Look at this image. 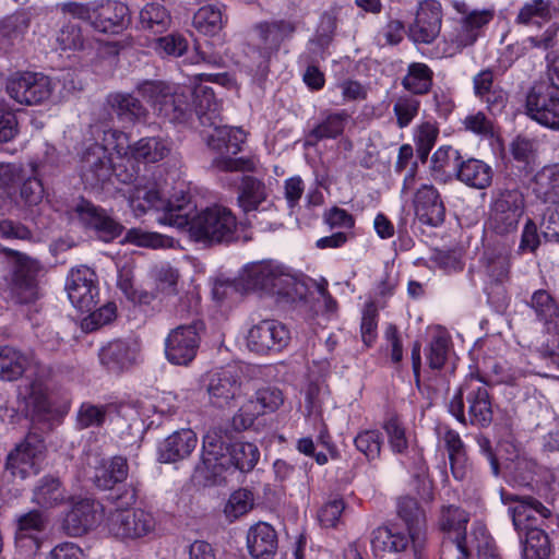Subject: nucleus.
I'll list each match as a JSON object with an SVG mask.
<instances>
[{
    "instance_id": "1",
    "label": "nucleus",
    "mask_w": 559,
    "mask_h": 559,
    "mask_svg": "<svg viewBox=\"0 0 559 559\" xmlns=\"http://www.w3.org/2000/svg\"><path fill=\"white\" fill-rule=\"evenodd\" d=\"M114 154L100 142L92 143L82 156V180L92 189H103L112 176L126 185L121 189L136 216L150 210L160 212L156 221L171 227L187 225V205L182 197L176 200H164L156 183L138 176L134 163H156L166 157L170 148L165 142H111Z\"/></svg>"
},
{
    "instance_id": "2",
    "label": "nucleus",
    "mask_w": 559,
    "mask_h": 559,
    "mask_svg": "<svg viewBox=\"0 0 559 559\" xmlns=\"http://www.w3.org/2000/svg\"><path fill=\"white\" fill-rule=\"evenodd\" d=\"M260 451L254 443L237 441L226 445L222 436L210 430L203 437L201 461L195 466V476L204 485H215L230 468L248 473L254 468Z\"/></svg>"
},
{
    "instance_id": "3",
    "label": "nucleus",
    "mask_w": 559,
    "mask_h": 559,
    "mask_svg": "<svg viewBox=\"0 0 559 559\" xmlns=\"http://www.w3.org/2000/svg\"><path fill=\"white\" fill-rule=\"evenodd\" d=\"M182 204L187 205V225L176 227L186 231L189 237L198 242L209 246L229 243L237 239L238 222L234 213L226 206H209L193 216V205L188 197L182 195Z\"/></svg>"
},
{
    "instance_id": "4",
    "label": "nucleus",
    "mask_w": 559,
    "mask_h": 559,
    "mask_svg": "<svg viewBox=\"0 0 559 559\" xmlns=\"http://www.w3.org/2000/svg\"><path fill=\"white\" fill-rule=\"evenodd\" d=\"M448 409L463 425L488 427L493 419L491 399L487 384L471 374L449 402Z\"/></svg>"
},
{
    "instance_id": "5",
    "label": "nucleus",
    "mask_w": 559,
    "mask_h": 559,
    "mask_svg": "<svg viewBox=\"0 0 559 559\" xmlns=\"http://www.w3.org/2000/svg\"><path fill=\"white\" fill-rule=\"evenodd\" d=\"M136 91L169 121H183L193 111V88H174L160 81H143L136 85Z\"/></svg>"
},
{
    "instance_id": "6",
    "label": "nucleus",
    "mask_w": 559,
    "mask_h": 559,
    "mask_svg": "<svg viewBox=\"0 0 559 559\" xmlns=\"http://www.w3.org/2000/svg\"><path fill=\"white\" fill-rule=\"evenodd\" d=\"M7 255L14 259L10 288L12 297L19 304H33L41 297L39 273L41 266L38 261L21 252L4 249Z\"/></svg>"
},
{
    "instance_id": "7",
    "label": "nucleus",
    "mask_w": 559,
    "mask_h": 559,
    "mask_svg": "<svg viewBox=\"0 0 559 559\" xmlns=\"http://www.w3.org/2000/svg\"><path fill=\"white\" fill-rule=\"evenodd\" d=\"M204 323L193 320L189 324H180L170 330L165 340L167 360L177 366H188L197 356Z\"/></svg>"
},
{
    "instance_id": "8",
    "label": "nucleus",
    "mask_w": 559,
    "mask_h": 559,
    "mask_svg": "<svg viewBox=\"0 0 559 559\" xmlns=\"http://www.w3.org/2000/svg\"><path fill=\"white\" fill-rule=\"evenodd\" d=\"M527 114L538 123L559 129V90L546 81L535 83L526 97Z\"/></svg>"
},
{
    "instance_id": "9",
    "label": "nucleus",
    "mask_w": 559,
    "mask_h": 559,
    "mask_svg": "<svg viewBox=\"0 0 559 559\" xmlns=\"http://www.w3.org/2000/svg\"><path fill=\"white\" fill-rule=\"evenodd\" d=\"M523 212L524 198L518 189L499 191L490 209L492 229L500 235L516 230Z\"/></svg>"
},
{
    "instance_id": "10",
    "label": "nucleus",
    "mask_w": 559,
    "mask_h": 559,
    "mask_svg": "<svg viewBox=\"0 0 559 559\" xmlns=\"http://www.w3.org/2000/svg\"><path fill=\"white\" fill-rule=\"evenodd\" d=\"M109 533L119 539H136L155 527L154 516L142 509H116L108 518Z\"/></svg>"
},
{
    "instance_id": "11",
    "label": "nucleus",
    "mask_w": 559,
    "mask_h": 559,
    "mask_svg": "<svg viewBox=\"0 0 559 559\" xmlns=\"http://www.w3.org/2000/svg\"><path fill=\"white\" fill-rule=\"evenodd\" d=\"M206 391L212 405L218 408L236 406L245 396L243 381L236 368H223L213 372L206 384Z\"/></svg>"
},
{
    "instance_id": "12",
    "label": "nucleus",
    "mask_w": 559,
    "mask_h": 559,
    "mask_svg": "<svg viewBox=\"0 0 559 559\" xmlns=\"http://www.w3.org/2000/svg\"><path fill=\"white\" fill-rule=\"evenodd\" d=\"M7 92L15 102L32 106L49 98L51 84L49 78L41 73L20 72L8 80Z\"/></svg>"
},
{
    "instance_id": "13",
    "label": "nucleus",
    "mask_w": 559,
    "mask_h": 559,
    "mask_svg": "<svg viewBox=\"0 0 559 559\" xmlns=\"http://www.w3.org/2000/svg\"><path fill=\"white\" fill-rule=\"evenodd\" d=\"M49 519L41 510H31L15 520L14 544L21 555L32 557L41 547L40 535L46 531Z\"/></svg>"
},
{
    "instance_id": "14",
    "label": "nucleus",
    "mask_w": 559,
    "mask_h": 559,
    "mask_svg": "<svg viewBox=\"0 0 559 559\" xmlns=\"http://www.w3.org/2000/svg\"><path fill=\"white\" fill-rule=\"evenodd\" d=\"M45 450L44 440L36 433H28L7 457L5 468L22 479L38 474L39 461Z\"/></svg>"
},
{
    "instance_id": "15",
    "label": "nucleus",
    "mask_w": 559,
    "mask_h": 559,
    "mask_svg": "<svg viewBox=\"0 0 559 559\" xmlns=\"http://www.w3.org/2000/svg\"><path fill=\"white\" fill-rule=\"evenodd\" d=\"M66 290L75 308L82 312L91 311L98 297L96 273L86 265L73 267L67 277Z\"/></svg>"
},
{
    "instance_id": "16",
    "label": "nucleus",
    "mask_w": 559,
    "mask_h": 559,
    "mask_svg": "<svg viewBox=\"0 0 559 559\" xmlns=\"http://www.w3.org/2000/svg\"><path fill=\"white\" fill-rule=\"evenodd\" d=\"M290 340L287 328L277 320H261L252 325L247 335V346L257 354L278 353Z\"/></svg>"
},
{
    "instance_id": "17",
    "label": "nucleus",
    "mask_w": 559,
    "mask_h": 559,
    "mask_svg": "<svg viewBox=\"0 0 559 559\" xmlns=\"http://www.w3.org/2000/svg\"><path fill=\"white\" fill-rule=\"evenodd\" d=\"M100 504L95 500L83 498L72 502L66 514L62 528L69 536L79 537L93 530L100 521Z\"/></svg>"
},
{
    "instance_id": "18",
    "label": "nucleus",
    "mask_w": 559,
    "mask_h": 559,
    "mask_svg": "<svg viewBox=\"0 0 559 559\" xmlns=\"http://www.w3.org/2000/svg\"><path fill=\"white\" fill-rule=\"evenodd\" d=\"M397 515L404 522L412 540V548L418 555L426 545V515L416 499L402 497L397 501Z\"/></svg>"
},
{
    "instance_id": "19",
    "label": "nucleus",
    "mask_w": 559,
    "mask_h": 559,
    "mask_svg": "<svg viewBox=\"0 0 559 559\" xmlns=\"http://www.w3.org/2000/svg\"><path fill=\"white\" fill-rule=\"evenodd\" d=\"M441 5L436 0L420 2L414 23L409 26V37L416 43L430 44L441 29Z\"/></svg>"
},
{
    "instance_id": "20",
    "label": "nucleus",
    "mask_w": 559,
    "mask_h": 559,
    "mask_svg": "<svg viewBox=\"0 0 559 559\" xmlns=\"http://www.w3.org/2000/svg\"><path fill=\"white\" fill-rule=\"evenodd\" d=\"M80 222L87 228L94 229L104 241H110L122 233V226L115 221L104 209L91 202L82 201L76 206Z\"/></svg>"
},
{
    "instance_id": "21",
    "label": "nucleus",
    "mask_w": 559,
    "mask_h": 559,
    "mask_svg": "<svg viewBox=\"0 0 559 559\" xmlns=\"http://www.w3.org/2000/svg\"><path fill=\"white\" fill-rule=\"evenodd\" d=\"M94 9L93 26L99 32L115 33L131 21L128 4L119 0L94 1Z\"/></svg>"
},
{
    "instance_id": "22",
    "label": "nucleus",
    "mask_w": 559,
    "mask_h": 559,
    "mask_svg": "<svg viewBox=\"0 0 559 559\" xmlns=\"http://www.w3.org/2000/svg\"><path fill=\"white\" fill-rule=\"evenodd\" d=\"M295 29L296 27L292 22L284 20L260 23L254 28L253 45L264 59H269L274 51H277L282 41L289 37Z\"/></svg>"
},
{
    "instance_id": "23",
    "label": "nucleus",
    "mask_w": 559,
    "mask_h": 559,
    "mask_svg": "<svg viewBox=\"0 0 559 559\" xmlns=\"http://www.w3.org/2000/svg\"><path fill=\"white\" fill-rule=\"evenodd\" d=\"M414 205L420 223L437 227L444 222L445 207L433 186H421L415 194Z\"/></svg>"
},
{
    "instance_id": "24",
    "label": "nucleus",
    "mask_w": 559,
    "mask_h": 559,
    "mask_svg": "<svg viewBox=\"0 0 559 559\" xmlns=\"http://www.w3.org/2000/svg\"><path fill=\"white\" fill-rule=\"evenodd\" d=\"M457 540L460 559H468L474 551L478 559H501L487 528L481 523H475L472 526L469 539L459 537Z\"/></svg>"
},
{
    "instance_id": "25",
    "label": "nucleus",
    "mask_w": 559,
    "mask_h": 559,
    "mask_svg": "<svg viewBox=\"0 0 559 559\" xmlns=\"http://www.w3.org/2000/svg\"><path fill=\"white\" fill-rule=\"evenodd\" d=\"M69 500L70 496L59 477L46 475L33 488L32 502L41 511L60 507Z\"/></svg>"
},
{
    "instance_id": "26",
    "label": "nucleus",
    "mask_w": 559,
    "mask_h": 559,
    "mask_svg": "<svg viewBox=\"0 0 559 559\" xmlns=\"http://www.w3.org/2000/svg\"><path fill=\"white\" fill-rule=\"evenodd\" d=\"M197 435L191 429L175 431L159 444V460L164 463L185 460L197 448Z\"/></svg>"
},
{
    "instance_id": "27",
    "label": "nucleus",
    "mask_w": 559,
    "mask_h": 559,
    "mask_svg": "<svg viewBox=\"0 0 559 559\" xmlns=\"http://www.w3.org/2000/svg\"><path fill=\"white\" fill-rule=\"evenodd\" d=\"M107 103L118 119L122 122L143 124L148 118V110L143 106L141 100L129 93H112L107 97Z\"/></svg>"
},
{
    "instance_id": "28",
    "label": "nucleus",
    "mask_w": 559,
    "mask_h": 559,
    "mask_svg": "<svg viewBox=\"0 0 559 559\" xmlns=\"http://www.w3.org/2000/svg\"><path fill=\"white\" fill-rule=\"evenodd\" d=\"M250 555L255 559H271L277 549V535L267 523H258L247 535Z\"/></svg>"
},
{
    "instance_id": "29",
    "label": "nucleus",
    "mask_w": 559,
    "mask_h": 559,
    "mask_svg": "<svg viewBox=\"0 0 559 559\" xmlns=\"http://www.w3.org/2000/svg\"><path fill=\"white\" fill-rule=\"evenodd\" d=\"M528 306L547 331L550 332L559 328V302L548 290H535L531 296Z\"/></svg>"
},
{
    "instance_id": "30",
    "label": "nucleus",
    "mask_w": 559,
    "mask_h": 559,
    "mask_svg": "<svg viewBox=\"0 0 559 559\" xmlns=\"http://www.w3.org/2000/svg\"><path fill=\"white\" fill-rule=\"evenodd\" d=\"M371 548L376 555L382 552H402L412 545L408 535L395 527L379 526L371 533Z\"/></svg>"
},
{
    "instance_id": "31",
    "label": "nucleus",
    "mask_w": 559,
    "mask_h": 559,
    "mask_svg": "<svg viewBox=\"0 0 559 559\" xmlns=\"http://www.w3.org/2000/svg\"><path fill=\"white\" fill-rule=\"evenodd\" d=\"M474 92L477 97L487 104L490 111H501L507 97L504 92L493 84V73L490 69L480 71L473 80Z\"/></svg>"
},
{
    "instance_id": "32",
    "label": "nucleus",
    "mask_w": 559,
    "mask_h": 559,
    "mask_svg": "<svg viewBox=\"0 0 559 559\" xmlns=\"http://www.w3.org/2000/svg\"><path fill=\"white\" fill-rule=\"evenodd\" d=\"M136 357L135 349L127 342L117 340L100 349V362L110 371L119 372L131 366Z\"/></svg>"
},
{
    "instance_id": "33",
    "label": "nucleus",
    "mask_w": 559,
    "mask_h": 559,
    "mask_svg": "<svg viewBox=\"0 0 559 559\" xmlns=\"http://www.w3.org/2000/svg\"><path fill=\"white\" fill-rule=\"evenodd\" d=\"M551 0H530L519 10L515 23L522 26L542 28L555 16Z\"/></svg>"
},
{
    "instance_id": "34",
    "label": "nucleus",
    "mask_w": 559,
    "mask_h": 559,
    "mask_svg": "<svg viewBox=\"0 0 559 559\" xmlns=\"http://www.w3.org/2000/svg\"><path fill=\"white\" fill-rule=\"evenodd\" d=\"M128 473L129 466L127 460L122 456H115L97 465L92 479L95 486L100 489H114L116 484L127 479Z\"/></svg>"
},
{
    "instance_id": "35",
    "label": "nucleus",
    "mask_w": 559,
    "mask_h": 559,
    "mask_svg": "<svg viewBox=\"0 0 559 559\" xmlns=\"http://www.w3.org/2000/svg\"><path fill=\"white\" fill-rule=\"evenodd\" d=\"M31 25V17L24 11H16L0 21V48L8 50L21 43Z\"/></svg>"
},
{
    "instance_id": "36",
    "label": "nucleus",
    "mask_w": 559,
    "mask_h": 559,
    "mask_svg": "<svg viewBox=\"0 0 559 559\" xmlns=\"http://www.w3.org/2000/svg\"><path fill=\"white\" fill-rule=\"evenodd\" d=\"M193 111L202 126L215 124L219 116V104L212 87L198 84L193 87Z\"/></svg>"
},
{
    "instance_id": "37",
    "label": "nucleus",
    "mask_w": 559,
    "mask_h": 559,
    "mask_svg": "<svg viewBox=\"0 0 559 559\" xmlns=\"http://www.w3.org/2000/svg\"><path fill=\"white\" fill-rule=\"evenodd\" d=\"M456 177L471 188L486 189L491 185L492 169L483 160L469 158L460 163Z\"/></svg>"
},
{
    "instance_id": "38",
    "label": "nucleus",
    "mask_w": 559,
    "mask_h": 559,
    "mask_svg": "<svg viewBox=\"0 0 559 559\" xmlns=\"http://www.w3.org/2000/svg\"><path fill=\"white\" fill-rule=\"evenodd\" d=\"M469 521L468 514L461 508L455 506L442 507L439 527L448 535V538L457 547L459 537L469 539L466 534V524Z\"/></svg>"
},
{
    "instance_id": "39",
    "label": "nucleus",
    "mask_w": 559,
    "mask_h": 559,
    "mask_svg": "<svg viewBox=\"0 0 559 559\" xmlns=\"http://www.w3.org/2000/svg\"><path fill=\"white\" fill-rule=\"evenodd\" d=\"M533 192L544 203L559 202V164L545 166L535 175Z\"/></svg>"
},
{
    "instance_id": "40",
    "label": "nucleus",
    "mask_w": 559,
    "mask_h": 559,
    "mask_svg": "<svg viewBox=\"0 0 559 559\" xmlns=\"http://www.w3.org/2000/svg\"><path fill=\"white\" fill-rule=\"evenodd\" d=\"M501 499L504 503L515 502L514 507L509 508L515 531L519 533L527 532V528H537L533 524L536 522V514L532 510L531 503L525 497L501 492Z\"/></svg>"
},
{
    "instance_id": "41",
    "label": "nucleus",
    "mask_w": 559,
    "mask_h": 559,
    "mask_svg": "<svg viewBox=\"0 0 559 559\" xmlns=\"http://www.w3.org/2000/svg\"><path fill=\"white\" fill-rule=\"evenodd\" d=\"M278 267L271 262L255 263L245 270L241 280L247 289H260L269 293Z\"/></svg>"
},
{
    "instance_id": "42",
    "label": "nucleus",
    "mask_w": 559,
    "mask_h": 559,
    "mask_svg": "<svg viewBox=\"0 0 559 559\" xmlns=\"http://www.w3.org/2000/svg\"><path fill=\"white\" fill-rule=\"evenodd\" d=\"M26 413L33 420L46 421L51 417V404L43 383L33 382L25 396Z\"/></svg>"
},
{
    "instance_id": "43",
    "label": "nucleus",
    "mask_w": 559,
    "mask_h": 559,
    "mask_svg": "<svg viewBox=\"0 0 559 559\" xmlns=\"http://www.w3.org/2000/svg\"><path fill=\"white\" fill-rule=\"evenodd\" d=\"M28 358L11 346L0 347V379L17 380L28 366Z\"/></svg>"
},
{
    "instance_id": "44",
    "label": "nucleus",
    "mask_w": 559,
    "mask_h": 559,
    "mask_svg": "<svg viewBox=\"0 0 559 559\" xmlns=\"http://www.w3.org/2000/svg\"><path fill=\"white\" fill-rule=\"evenodd\" d=\"M140 25L153 33L165 32L171 23L169 11L160 3L148 2L140 11Z\"/></svg>"
},
{
    "instance_id": "45",
    "label": "nucleus",
    "mask_w": 559,
    "mask_h": 559,
    "mask_svg": "<svg viewBox=\"0 0 559 559\" xmlns=\"http://www.w3.org/2000/svg\"><path fill=\"white\" fill-rule=\"evenodd\" d=\"M266 192L263 182L251 176H245L238 195L239 206L243 212L255 211L265 200Z\"/></svg>"
},
{
    "instance_id": "46",
    "label": "nucleus",
    "mask_w": 559,
    "mask_h": 559,
    "mask_svg": "<svg viewBox=\"0 0 559 559\" xmlns=\"http://www.w3.org/2000/svg\"><path fill=\"white\" fill-rule=\"evenodd\" d=\"M551 545L548 535L540 528H527L523 542L524 559H548Z\"/></svg>"
},
{
    "instance_id": "47",
    "label": "nucleus",
    "mask_w": 559,
    "mask_h": 559,
    "mask_svg": "<svg viewBox=\"0 0 559 559\" xmlns=\"http://www.w3.org/2000/svg\"><path fill=\"white\" fill-rule=\"evenodd\" d=\"M225 22L222 10L215 5L202 7L193 16V26L205 35L217 34Z\"/></svg>"
},
{
    "instance_id": "48",
    "label": "nucleus",
    "mask_w": 559,
    "mask_h": 559,
    "mask_svg": "<svg viewBox=\"0 0 559 559\" xmlns=\"http://www.w3.org/2000/svg\"><path fill=\"white\" fill-rule=\"evenodd\" d=\"M402 84L414 94H426L432 85V71L425 63H412Z\"/></svg>"
},
{
    "instance_id": "49",
    "label": "nucleus",
    "mask_w": 559,
    "mask_h": 559,
    "mask_svg": "<svg viewBox=\"0 0 559 559\" xmlns=\"http://www.w3.org/2000/svg\"><path fill=\"white\" fill-rule=\"evenodd\" d=\"M486 274L495 284L502 285L510 280L511 260L502 252H489L485 257Z\"/></svg>"
},
{
    "instance_id": "50",
    "label": "nucleus",
    "mask_w": 559,
    "mask_h": 559,
    "mask_svg": "<svg viewBox=\"0 0 559 559\" xmlns=\"http://www.w3.org/2000/svg\"><path fill=\"white\" fill-rule=\"evenodd\" d=\"M441 440L444 443L445 449L449 453L450 464L452 473L455 478H462L464 472L459 467L464 462V443L459 435L453 429L447 428L443 432Z\"/></svg>"
},
{
    "instance_id": "51",
    "label": "nucleus",
    "mask_w": 559,
    "mask_h": 559,
    "mask_svg": "<svg viewBox=\"0 0 559 559\" xmlns=\"http://www.w3.org/2000/svg\"><path fill=\"white\" fill-rule=\"evenodd\" d=\"M382 442V435L376 429L361 430L354 438L355 448L368 461H374L380 457Z\"/></svg>"
},
{
    "instance_id": "52",
    "label": "nucleus",
    "mask_w": 559,
    "mask_h": 559,
    "mask_svg": "<svg viewBox=\"0 0 559 559\" xmlns=\"http://www.w3.org/2000/svg\"><path fill=\"white\" fill-rule=\"evenodd\" d=\"M251 400L254 401V408L264 415L277 411L284 404L285 397L278 388L269 385L257 390Z\"/></svg>"
},
{
    "instance_id": "53",
    "label": "nucleus",
    "mask_w": 559,
    "mask_h": 559,
    "mask_svg": "<svg viewBox=\"0 0 559 559\" xmlns=\"http://www.w3.org/2000/svg\"><path fill=\"white\" fill-rule=\"evenodd\" d=\"M349 116L346 112H336L328 116L321 123H319L312 131L311 134L318 140L321 139H335L340 136L347 122Z\"/></svg>"
},
{
    "instance_id": "54",
    "label": "nucleus",
    "mask_w": 559,
    "mask_h": 559,
    "mask_svg": "<svg viewBox=\"0 0 559 559\" xmlns=\"http://www.w3.org/2000/svg\"><path fill=\"white\" fill-rule=\"evenodd\" d=\"M107 412V405L83 403L76 414V427L79 429L100 427L106 420Z\"/></svg>"
},
{
    "instance_id": "55",
    "label": "nucleus",
    "mask_w": 559,
    "mask_h": 559,
    "mask_svg": "<svg viewBox=\"0 0 559 559\" xmlns=\"http://www.w3.org/2000/svg\"><path fill=\"white\" fill-rule=\"evenodd\" d=\"M477 38L476 33H474L468 24L461 19L459 25L449 34L448 51L450 55L460 52L464 48L474 45Z\"/></svg>"
},
{
    "instance_id": "56",
    "label": "nucleus",
    "mask_w": 559,
    "mask_h": 559,
    "mask_svg": "<svg viewBox=\"0 0 559 559\" xmlns=\"http://www.w3.org/2000/svg\"><path fill=\"white\" fill-rule=\"evenodd\" d=\"M449 352V340L445 336H435L426 352V358L431 369H441L447 360Z\"/></svg>"
},
{
    "instance_id": "57",
    "label": "nucleus",
    "mask_w": 559,
    "mask_h": 559,
    "mask_svg": "<svg viewBox=\"0 0 559 559\" xmlns=\"http://www.w3.org/2000/svg\"><path fill=\"white\" fill-rule=\"evenodd\" d=\"M460 159L461 155L457 150L451 145H442L431 157V168L433 171L444 173L448 167L453 166L457 170Z\"/></svg>"
},
{
    "instance_id": "58",
    "label": "nucleus",
    "mask_w": 559,
    "mask_h": 559,
    "mask_svg": "<svg viewBox=\"0 0 559 559\" xmlns=\"http://www.w3.org/2000/svg\"><path fill=\"white\" fill-rule=\"evenodd\" d=\"M32 175L26 178L21 187V198L28 205H35L41 201L44 195V188L40 179L37 176L36 165L31 164Z\"/></svg>"
},
{
    "instance_id": "59",
    "label": "nucleus",
    "mask_w": 559,
    "mask_h": 559,
    "mask_svg": "<svg viewBox=\"0 0 559 559\" xmlns=\"http://www.w3.org/2000/svg\"><path fill=\"white\" fill-rule=\"evenodd\" d=\"M156 49L166 56L180 57L188 49L187 38L177 33L163 36L156 41Z\"/></svg>"
},
{
    "instance_id": "60",
    "label": "nucleus",
    "mask_w": 559,
    "mask_h": 559,
    "mask_svg": "<svg viewBox=\"0 0 559 559\" xmlns=\"http://www.w3.org/2000/svg\"><path fill=\"white\" fill-rule=\"evenodd\" d=\"M389 443L393 452L403 453L408 447V442L405 436V429L396 417H391L383 424Z\"/></svg>"
},
{
    "instance_id": "61",
    "label": "nucleus",
    "mask_w": 559,
    "mask_h": 559,
    "mask_svg": "<svg viewBox=\"0 0 559 559\" xmlns=\"http://www.w3.org/2000/svg\"><path fill=\"white\" fill-rule=\"evenodd\" d=\"M126 240L140 247L153 249L164 248L169 245V238L157 233H147L140 229H130L127 233Z\"/></svg>"
},
{
    "instance_id": "62",
    "label": "nucleus",
    "mask_w": 559,
    "mask_h": 559,
    "mask_svg": "<svg viewBox=\"0 0 559 559\" xmlns=\"http://www.w3.org/2000/svg\"><path fill=\"white\" fill-rule=\"evenodd\" d=\"M90 316L84 320V325L86 329L95 330L105 324L110 323L116 319L117 316V306L115 302H106L98 309L94 308L88 311Z\"/></svg>"
},
{
    "instance_id": "63",
    "label": "nucleus",
    "mask_w": 559,
    "mask_h": 559,
    "mask_svg": "<svg viewBox=\"0 0 559 559\" xmlns=\"http://www.w3.org/2000/svg\"><path fill=\"white\" fill-rule=\"evenodd\" d=\"M549 204L543 214L540 223L543 235L548 241L559 242V202Z\"/></svg>"
},
{
    "instance_id": "64",
    "label": "nucleus",
    "mask_w": 559,
    "mask_h": 559,
    "mask_svg": "<svg viewBox=\"0 0 559 559\" xmlns=\"http://www.w3.org/2000/svg\"><path fill=\"white\" fill-rule=\"evenodd\" d=\"M345 509V502L342 498L329 500L319 511L318 518L322 526L335 527Z\"/></svg>"
}]
</instances>
